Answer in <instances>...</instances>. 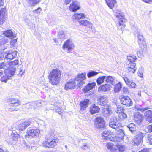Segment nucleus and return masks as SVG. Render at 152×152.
I'll return each instance as SVG.
<instances>
[{"instance_id":"22","label":"nucleus","mask_w":152,"mask_h":152,"mask_svg":"<svg viewBox=\"0 0 152 152\" xmlns=\"http://www.w3.org/2000/svg\"><path fill=\"white\" fill-rule=\"evenodd\" d=\"M96 85L95 82H92L91 83H88L83 88V91L85 93H87L88 91L92 90L95 87Z\"/></svg>"},{"instance_id":"48","label":"nucleus","mask_w":152,"mask_h":152,"mask_svg":"<svg viewBox=\"0 0 152 152\" xmlns=\"http://www.w3.org/2000/svg\"><path fill=\"white\" fill-rule=\"evenodd\" d=\"M7 62L8 63L9 66H10L11 67L12 66H15V65H18V60H16L13 61Z\"/></svg>"},{"instance_id":"33","label":"nucleus","mask_w":152,"mask_h":152,"mask_svg":"<svg viewBox=\"0 0 152 152\" xmlns=\"http://www.w3.org/2000/svg\"><path fill=\"white\" fill-rule=\"evenodd\" d=\"M106 82L107 83H110L112 85H115V83L116 81L114 80L115 77L111 76L106 77Z\"/></svg>"},{"instance_id":"9","label":"nucleus","mask_w":152,"mask_h":152,"mask_svg":"<svg viewBox=\"0 0 152 152\" xmlns=\"http://www.w3.org/2000/svg\"><path fill=\"white\" fill-rule=\"evenodd\" d=\"M40 132V130L38 129H31L27 131L26 136H28L30 138L34 137L38 135Z\"/></svg>"},{"instance_id":"42","label":"nucleus","mask_w":152,"mask_h":152,"mask_svg":"<svg viewBox=\"0 0 152 152\" xmlns=\"http://www.w3.org/2000/svg\"><path fill=\"white\" fill-rule=\"evenodd\" d=\"M106 76H103L97 79L96 82L98 85H100L102 84L104 82V79L106 78Z\"/></svg>"},{"instance_id":"41","label":"nucleus","mask_w":152,"mask_h":152,"mask_svg":"<svg viewBox=\"0 0 152 152\" xmlns=\"http://www.w3.org/2000/svg\"><path fill=\"white\" fill-rule=\"evenodd\" d=\"M99 73V72L94 71H91L89 72L87 75L88 77L90 78L97 75Z\"/></svg>"},{"instance_id":"25","label":"nucleus","mask_w":152,"mask_h":152,"mask_svg":"<svg viewBox=\"0 0 152 152\" xmlns=\"http://www.w3.org/2000/svg\"><path fill=\"white\" fill-rule=\"evenodd\" d=\"M10 105L12 107H17L20 104L19 101L17 99H11L9 100Z\"/></svg>"},{"instance_id":"30","label":"nucleus","mask_w":152,"mask_h":152,"mask_svg":"<svg viewBox=\"0 0 152 152\" xmlns=\"http://www.w3.org/2000/svg\"><path fill=\"white\" fill-rule=\"evenodd\" d=\"M127 126L133 134H135L137 132L136 130V126L133 123H130Z\"/></svg>"},{"instance_id":"37","label":"nucleus","mask_w":152,"mask_h":152,"mask_svg":"<svg viewBox=\"0 0 152 152\" xmlns=\"http://www.w3.org/2000/svg\"><path fill=\"white\" fill-rule=\"evenodd\" d=\"M105 1L109 7L111 9L113 8L115 4L116 3L115 0H105Z\"/></svg>"},{"instance_id":"2","label":"nucleus","mask_w":152,"mask_h":152,"mask_svg":"<svg viewBox=\"0 0 152 152\" xmlns=\"http://www.w3.org/2000/svg\"><path fill=\"white\" fill-rule=\"evenodd\" d=\"M133 29L137 35L138 39V42L140 48L142 49L145 48L146 47V44L141 30L135 26L133 27Z\"/></svg>"},{"instance_id":"26","label":"nucleus","mask_w":152,"mask_h":152,"mask_svg":"<svg viewBox=\"0 0 152 152\" xmlns=\"http://www.w3.org/2000/svg\"><path fill=\"white\" fill-rule=\"evenodd\" d=\"M90 112L91 114H94L99 112L100 108L99 107L96 106L95 104H92L90 107Z\"/></svg>"},{"instance_id":"44","label":"nucleus","mask_w":152,"mask_h":152,"mask_svg":"<svg viewBox=\"0 0 152 152\" xmlns=\"http://www.w3.org/2000/svg\"><path fill=\"white\" fill-rule=\"evenodd\" d=\"M58 37L61 39H64L66 38V35L63 31H61L59 32Z\"/></svg>"},{"instance_id":"40","label":"nucleus","mask_w":152,"mask_h":152,"mask_svg":"<svg viewBox=\"0 0 152 152\" xmlns=\"http://www.w3.org/2000/svg\"><path fill=\"white\" fill-rule=\"evenodd\" d=\"M28 3L31 6L34 7L39 1V0H27Z\"/></svg>"},{"instance_id":"3","label":"nucleus","mask_w":152,"mask_h":152,"mask_svg":"<svg viewBox=\"0 0 152 152\" xmlns=\"http://www.w3.org/2000/svg\"><path fill=\"white\" fill-rule=\"evenodd\" d=\"M86 73L79 74L74 80L76 83L77 87H82L83 85L85 83L86 79Z\"/></svg>"},{"instance_id":"53","label":"nucleus","mask_w":152,"mask_h":152,"mask_svg":"<svg viewBox=\"0 0 152 152\" xmlns=\"http://www.w3.org/2000/svg\"><path fill=\"white\" fill-rule=\"evenodd\" d=\"M10 77L6 76V75L5 76H3L1 79V80L2 82H4L6 83L8 79H10Z\"/></svg>"},{"instance_id":"17","label":"nucleus","mask_w":152,"mask_h":152,"mask_svg":"<svg viewBox=\"0 0 152 152\" xmlns=\"http://www.w3.org/2000/svg\"><path fill=\"white\" fill-rule=\"evenodd\" d=\"M3 34L11 39H12L16 37L15 33H14L10 29L5 30L4 31Z\"/></svg>"},{"instance_id":"21","label":"nucleus","mask_w":152,"mask_h":152,"mask_svg":"<svg viewBox=\"0 0 152 152\" xmlns=\"http://www.w3.org/2000/svg\"><path fill=\"white\" fill-rule=\"evenodd\" d=\"M134 119L138 124H140L142 121V116L139 112H136L134 114Z\"/></svg>"},{"instance_id":"51","label":"nucleus","mask_w":152,"mask_h":152,"mask_svg":"<svg viewBox=\"0 0 152 152\" xmlns=\"http://www.w3.org/2000/svg\"><path fill=\"white\" fill-rule=\"evenodd\" d=\"M12 136V139L15 141H17L20 137V135L16 133H13Z\"/></svg>"},{"instance_id":"6","label":"nucleus","mask_w":152,"mask_h":152,"mask_svg":"<svg viewBox=\"0 0 152 152\" xmlns=\"http://www.w3.org/2000/svg\"><path fill=\"white\" fill-rule=\"evenodd\" d=\"M109 126L111 128L117 129L121 126V124L118 117H113L111 119L109 123Z\"/></svg>"},{"instance_id":"32","label":"nucleus","mask_w":152,"mask_h":152,"mask_svg":"<svg viewBox=\"0 0 152 152\" xmlns=\"http://www.w3.org/2000/svg\"><path fill=\"white\" fill-rule=\"evenodd\" d=\"M79 22L80 25L87 26L89 28H91L92 26V24L86 20L79 21Z\"/></svg>"},{"instance_id":"23","label":"nucleus","mask_w":152,"mask_h":152,"mask_svg":"<svg viewBox=\"0 0 152 152\" xmlns=\"http://www.w3.org/2000/svg\"><path fill=\"white\" fill-rule=\"evenodd\" d=\"M127 69L129 72L132 73H134L137 69L135 63H130L128 64Z\"/></svg>"},{"instance_id":"20","label":"nucleus","mask_w":152,"mask_h":152,"mask_svg":"<svg viewBox=\"0 0 152 152\" xmlns=\"http://www.w3.org/2000/svg\"><path fill=\"white\" fill-rule=\"evenodd\" d=\"M107 101V98L105 96H101L98 100V103L99 104L102 106H107L106 103Z\"/></svg>"},{"instance_id":"62","label":"nucleus","mask_w":152,"mask_h":152,"mask_svg":"<svg viewBox=\"0 0 152 152\" xmlns=\"http://www.w3.org/2000/svg\"><path fill=\"white\" fill-rule=\"evenodd\" d=\"M109 132H110V135H115V137L114 138H115V135H117L116 132L115 131V132H111L110 131H109Z\"/></svg>"},{"instance_id":"29","label":"nucleus","mask_w":152,"mask_h":152,"mask_svg":"<svg viewBox=\"0 0 152 152\" xmlns=\"http://www.w3.org/2000/svg\"><path fill=\"white\" fill-rule=\"evenodd\" d=\"M115 85H112L115 86L114 88V92L115 93L118 92L120 91L122 87V85L120 82H118L116 81L115 83Z\"/></svg>"},{"instance_id":"57","label":"nucleus","mask_w":152,"mask_h":152,"mask_svg":"<svg viewBox=\"0 0 152 152\" xmlns=\"http://www.w3.org/2000/svg\"><path fill=\"white\" fill-rule=\"evenodd\" d=\"M83 150H86L89 149V147L88 145L86 144H84L81 147Z\"/></svg>"},{"instance_id":"47","label":"nucleus","mask_w":152,"mask_h":152,"mask_svg":"<svg viewBox=\"0 0 152 152\" xmlns=\"http://www.w3.org/2000/svg\"><path fill=\"white\" fill-rule=\"evenodd\" d=\"M34 104L32 103L31 104H29V103L26 104H24L23 106V108H25L27 109H29V108H34L33 105Z\"/></svg>"},{"instance_id":"11","label":"nucleus","mask_w":152,"mask_h":152,"mask_svg":"<svg viewBox=\"0 0 152 152\" xmlns=\"http://www.w3.org/2000/svg\"><path fill=\"white\" fill-rule=\"evenodd\" d=\"M135 134L136 136L133 139V141L135 144L137 145L142 141L144 134L141 132H138Z\"/></svg>"},{"instance_id":"7","label":"nucleus","mask_w":152,"mask_h":152,"mask_svg":"<svg viewBox=\"0 0 152 152\" xmlns=\"http://www.w3.org/2000/svg\"><path fill=\"white\" fill-rule=\"evenodd\" d=\"M119 99L121 103L126 106H130L133 105V102L128 96H124L122 95L120 96Z\"/></svg>"},{"instance_id":"12","label":"nucleus","mask_w":152,"mask_h":152,"mask_svg":"<svg viewBox=\"0 0 152 152\" xmlns=\"http://www.w3.org/2000/svg\"><path fill=\"white\" fill-rule=\"evenodd\" d=\"M76 85L74 80L71 79L66 83L64 88L66 90L74 89L75 86L77 87Z\"/></svg>"},{"instance_id":"49","label":"nucleus","mask_w":152,"mask_h":152,"mask_svg":"<svg viewBox=\"0 0 152 152\" xmlns=\"http://www.w3.org/2000/svg\"><path fill=\"white\" fill-rule=\"evenodd\" d=\"M117 145L119 149V152H123L126 149V147L123 145L122 144L120 145L117 144Z\"/></svg>"},{"instance_id":"5","label":"nucleus","mask_w":152,"mask_h":152,"mask_svg":"<svg viewBox=\"0 0 152 152\" xmlns=\"http://www.w3.org/2000/svg\"><path fill=\"white\" fill-rule=\"evenodd\" d=\"M74 47V45L73 42L71 39L66 40L63 45V49L66 50L67 52L69 53H72V50Z\"/></svg>"},{"instance_id":"15","label":"nucleus","mask_w":152,"mask_h":152,"mask_svg":"<svg viewBox=\"0 0 152 152\" xmlns=\"http://www.w3.org/2000/svg\"><path fill=\"white\" fill-rule=\"evenodd\" d=\"M79 9V3L77 1L73 2L69 7L70 10L73 12H75Z\"/></svg>"},{"instance_id":"54","label":"nucleus","mask_w":152,"mask_h":152,"mask_svg":"<svg viewBox=\"0 0 152 152\" xmlns=\"http://www.w3.org/2000/svg\"><path fill=\"white\" fill-rule=\"evenodd\" d=\"M117 106V107L116 110V112L118 113H120L123 111V110H124V109L121 106L119 105Z\"/></svg>"},{"instance_id":"39","label":"nucleus","mask_w":152,"mask_h":152,"mask_svg":"<svg viewBox=\"0 0 152 152\" xmlns=\"http://www.w3.org/2000/svg\"><path fill=\"white\" fill-rule=\"evenodd\" d=\"M116 117H118L119 120L120 121V120H122L123 119L126 118L127 117V115L124 112H121L119 113L118 116H116Z\"/></svg>"},{"instance_id":"61","label":"nucleus","mask_w":152,"mask_h":152,"mask_svg":"<svg viewBox=\"0 0 152 152\" xmlns=\"http://www.w3.org/2000/svg\"><path fill=\"white\" fill-rule=\"evenodd\" d=\"M112 145L109 143H107V148L111 150V149L112 148Z\"/></svg>"},{"instance_id":"46","label":"nucleus","mask_w":152,"mask_h":152,"mask_svg":"<svg viewBox=\"0 0 152 152\" xmlns=\"http://www.w3.org/2000/svg\"><path fill=\"white\" fill-rule=\"evenodd\" d=\"M54 109L59 114H61L63 112L62 108L57 105H55Z\"/></svg>"},{"instance_id":"59","label":"nucleus","mask_w":152,"mask_h":152,"mask_svg":"<svg viewBox=\"0 0 152 152\" xmlns=\"http://www.w3.org/2000/svg\"><path fill=\"white\" fill-rule=\"evenodd\" d=\"M5 17L0 16V24H1L4 21Z\"/></svg>"},{"instance_id":"63","label":"nucleus","mask_w":152,"mask_h":152,"mask_svg":"<svg viewBox=\"0 0 152 152\" xmlns=\"http://www.w3.org/2000/svg\"><path fill=\"white\" fill-rule=\"evenodd\" d=\"M17 41V40L16 39H11L10 42V43L11 45H13L14 44H15Z\"/></svg>"},{"instance_id":"43","label":"nucleus","mask_w":152,"mask_h":152,"mask_svg":"<svg viewBox=\"0 0 152 152\" xmlns=\"http://www.w3.org/2000/svg\"><path fill=\"white\" fill-rule=\"evenodd\" d=\"M8 66V63L7 62L0 63V69H5Z\"/></svg>"},{"instance_id":"1","label":"nucleus","mask_w":152,"mask_h":152,"mask_svg":"<svg viewBox=\"0 0 152 152\" xmlns=\"http://www.w3.org/2000/svg\"><path fill=\"white\" fill-rule=\"evenodd\" d=\"M61 77V72L58 69H53L50 73L48 78L50 83L54 85L59 83Z\"/></svg>"},{"instance_id":"14","label":"nucleus","mask_w":152,"mask_h":152,"mask_svg":"<svg viewBox=\"0 0 152 152\" xmlns=\"http://www.w3.org/2000/svg\"><path fill=\"white\" fill-rule=\"evenodd\" d=\"M111 88V86L110 84H106L100 86L98 89V91L99 92H100L102 91L107 92L110 91Z\"/></svg>"},{"instance_id":"35","label":"nucleus","mask_w":152,"mask_h":152,"mask_svg":"<svg viewBox=\"0 0 152 152\" xmlns=\"http://www.w3.org/2000/svg\"><path fill=\"white\" fill-rule=\"evenodd\" d=\"M126 21V20L124 18L122 19H120L119 22V24L120 27L118 28V29L119 30H122L125 26V22Z\"/></svg>"},{"instance_id":"19","label":"nucleus","mask_w":152,"mask_h":152,"mask_svg":"<svg viewBox=\"0 0 152 152\" xmlns=\"http://www.w3.org/2000/svg\"><path fill=\"white\" fill-rule=\"evenodd\" d=\"M126 83L129 87L132 88H134L136 86L135 83L132 81L130 80L127 77H123Z\"/></svg>"},{"instance_id":"36","label":"nucleus","mask_w":152,"mask_h":152,"mask_svg":"<svg viewBox=\"0 0 152 152\" xmlns=\"http://www.w3.org/2000/svg\"><path fill=\"white\" fill-rule=\"evenodd\" d=\"M115 15L117 18L120 19L124 18V15L122 12L120 10H115Z\"/></svg>"},{"instance_id":"24","label":"nucleus","mask_w":152,"mask_h":152,"mask_svg":"<svg viewBox=\"0 0 152 152\" xmlns=\"http://www.w3.org/2000/svg\"><path fill=\"white\" fill-rule=\"evenodd\" d=\"M145 118L146 120L149 122H152V111L148 110L145 113Z\"/></svg>"},{"instance_id":"60","label":"nucleus","mask_w":152,"mask_h":152,"mask_svg":"<svg viewBox=\"0 0 152 152\" xmlns=\"http://www.w3.org/2000/svg\"><path fill=\"white\" fill-rule=\"evenodd\" d=\"M5 17L0 16V24H1L4 21Z\"/></svg>"},{"instance_id":"31","label":"nucleus","mask_w":152,"mask_h":152,"mask_svg":"<svg viewBox=\"0 0 152 152\" xmlns=\"http://www.w3.org/2000/svg\"><path fill=\"white\" fill-rule=\"evenodd\" d=\"M89 102V100L87 99H84V100L80 102V105L81 108L80 110H83L84 109L86 108L88 105Z\"/></svg>"},{"instance_id":"34","label":"nucleus","mask_w":152,"mask_h":152,"mask_svg":"<svg viewBox=\"0 0 152 152\" xmlns=\"http://www.w3.org/2000/svg\"><path fill=\"white\" fill-rule=\"evenodd\" d=\"M85 15L84 13H76L74 14L72 16L73 19L74 20H79L81 18H85Z\"/></svg>"},{"instance_id":"45","label":"nucleus","mask_w":152,"mask_h":152,"mask_svg":"<svg viewBox=\"0 0 152 152\" xmlns=\"http://www.w3.org/2000/svg\"><path fill=\"white\" fill-rule=\"evenodd\" d=\"M146 142L148 144L152 145V134H148L147 136Z\"/></svg>"},{"instance_id":"50","label":"nucleus","mask_w":152,"mask_h":152,"mask_svg":"<svg viewBox=\"0 0 152 152\" xmlns=\"http://www.w3.org/2000/svg\"><path fill=\"white\" fill-rule=\"evenodd\" d=\"M7 11L6 9L2 8L0 10V16L5 17L6 15Z\"/></svg>"},{"instance_id":"38","label":"nucleus","mask_w":152,"mask_h":152,"mask_svg":"<svg viewBox=\"0 0 152 152\" xmlns=\"http://www.w3.org/2000/svg\"><path fill=\"white\" fill-rule=\"evenodd\" d=\"M127 59L129 62L130 63H134L133 62H134L135 60L137 59V58L135 56L132 55L130 56H127Z\"/></svg>"},{"instance_id":"8","label":"nucleus","mask_w":152,"mask_h":152,"mask_svg":"<svg viewBox=\"0 0 152 152\" xmlns=\"http://www.w3.org/2000/svg\"><path fill=\"white\" fill-rule=\"evenodd\" d=\"M94 125L97 128H103L104 127L105 123L103 117L97 116L95 119Z\"/></svg>"},{"instance_id":"27","label":"nucleus","mask_w":152,"mask_h":152,"mask_svg":"<svg viewBox=\"0 0 152 152\" xmlns=\"http://www.w3.org/2000/svg\"><path fill=\"white\" fill-rule=\"evenodd\" d=\"M110 132H109V131H104L102 133V136L106 140H110L113 141V137H109L108 136L110 135Z\"/></svg>"},{"instance_id":"55","label":"nucleus","mask_w":152,"mask_h":152,"mask_svg":"<svg viewBox=\"0 0 152 152\" xmlns=\"http://www.w3.org/2000/svg\"><path fill=\"white\" fill-rule=\"evenodd\" d=\"M122 91L123 93L124 94H127L129 93V90L128 88L126 87L123 88Z\"/></svg>"},{"instance_id":"28","label":"nucleus","mask_w":152,"mask_h":152,"mask_svg":"<svg viewBox=\"0 0 152 152\" xmlns=\"http://www.w3.org/2000/svg\"><path fill=\"white\" fill-rule=\"evenodd\" d=\"M30 124V121H25L19 125L18 129L19 130H23L26 128L28 127Z\"/></svg>"},{"instance_id":"52","label":"nucleus","mask_w":152,"mask_h":152,"mask_svg":"<svg viewBox=\"0 0 152 152\" xmlns=\"http://www.w3.org/2000/svg\"><path fill=\"white\" fill-rule=\"evenodd\" d=\"M9 42L7 38H3L0 39V46L3 45Z\"/></svg>"},{"instance_id":"10","label":"nucleus","mask_w":152,"mask_h":152,"mask_svg":"<svg viewBox=\"0 0 152 152\" xmlns=\"http://www.w3.org/2000/svg\"><path fill=\"white\" fill-rule=\"evenodd\" d=\"M116 134L115 138L113 139V141L121 142L123 140L125 135L124 131L121 129H119L117 131Z\"/></svg>"},{"instance_id":"18","label":"nucleus","mask_w":152,"mask_h":152,"mask_svg":"<svg viewBox=\"0 0 152 152\" xmlns=\"http://www.w3.org/2000/svg\"><path fill=\"white\" fill-rule=\"evenodd\" d=\"M17 51L15 50L8 53L5 56V58L11 60L17 56Z\"/></svg>"},{"instance_id":"64","label":"nucleus","mask_w":152,"mask_h":152,"mask_svg":"<svg viewBox=\"0 0 152 152\" xmlns=\"http://www.w3.org/2000/svg\"><path fill=\"white\" fill-rule=\"evenodd\" d=\"M148 129L149 131L152 132V124L148 126Z\"/></svg>"},{"instance_id":"16","label":"nucleus","mask_w":152,"mask_h":152,"mask_svg":"<svg viewBox=\"0 0 152 152\" xmlns=\"http://www.w3.org/2000/svg\"><path fill=\"white\" fill-rule=\"evenodd\" d=\"M102 112L103 115L106 118H108L112 114V112L111 109L108 107V106H104L102 109Z\"/></svg>"},{"instance_id":"58","label":"nucleus","mask_w":152,"mask_h":152,"mask_svg":"<svg viewBox=\"0 0 152 152\" xmlns=\"http://www.w3.org/2000/svg\"><path fill=\"white\" fill-rule=\"evenodd\" d=\"M41 101L38 100L36 101L35 103H33L35 104L36 106L38 105L37 107H38V106H42V103H41Z\"/></svg>"},{"instance_id":"13","label":"nucleus","mask_w":152,"mask_h":152,"mask_svg":"<svg viewBox=\"0 0 152 152\" xmlns=\"http://www.w3.org/2000/svg\"><path fill=\"white\" fill-rule=\"evenodd\" d=\"M15 70L16 68L15 66H12L7 68L4 70L5 75L10 77L14 75Z\"/></svg>"},{"instance_id":"4","label":"nucleus","mask_w":152,"mask_h":152,"mask_svg":"<svg viewBox=\"0 0 152 152\" xmlns=\"http://www.w3.org/2000/svg\"><path fill=\"white\" fill-rule=\"evenodd\" d=\"M47 140V141H45L43 142L42 145L44 146L50 148L54 147L58 142V139L53 138L52 136L48 138Z\"/></svg>"},{"instance_id":"56","label":"nucleus","mask_w":152,"mask_h":152,"mask_svg":"<svg viewBox=\"0 0 152 152\" xmlns=\"http://www.w3.org/2000/svg\"><path fill=\"white\" fill-rule=\"evenodd\" d=\"M41 11V9L40 7H39L38 9L34 10L33 12L34 13H39Z\"/></svg>"}]
</instances>
